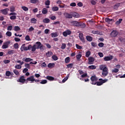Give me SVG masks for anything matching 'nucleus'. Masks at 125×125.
<instances>
[{
    "instance_id": "52",
    "label": "nucleus",
    "mask_w": 125,
    "mask_h": 125,
    "mask_svg": "<svg viewBox=\"0 0 125 125\" xmlns=\"http://www.w3.org/2000/svg\"><path fill=\"white\" fill-rule=\"evenodd\" d=\"M122 21H123V19H120L116 22V24H117V25H119L120 24V23H122Z\"/></svg>"
},
{
    "instance_id": "16",
    "label": "nucleus",
    "mask_w": 125,
    "mask_h": 125,
    "mask_svg": "<svg viewBox=\"0 0 125 125\" xmlns=\"http://www.w3.org/2000/svg\"><path fill=\"white\" fill-rule=\"evenodd\" d=\"M37 45L36 46V49H40V48L41 47V45H42V43L40 42H36V45Z\"/></svg>"
},
{
    "instance_id": "33",
    "label": "nucleus",
    "mask_w": 125,
    "mask_h": 125,
    "mask_svg": "<svg viewBox=\"0 0 125 125\" xmlns=\"http://www.w3.org/2000/svg\"><path fill=\"white\" fill-rule=\"evenodd\" d=\"M65 63H66V64H68V63L70 62V57H67L65 59Z\"/></svg>"
},
{
    "instance_id": "28",
    "label": "nucleus",
    "mask_w": 125,
    "mask_h": 125,
    "mask_svg": "<svg viewBox=\"0 0 125 125\" xmlns=\"http://www.w3.org/2000/svg\"><path fill=\"white\" fill-rule=\"evenodd\" d=\"M55 66V64L54 63H49L47 65L48 68H52V67H54Z\"/></svg>"
},
{
    "instance_id": "35",
    "label": "nucleus",
    "mask_w": 125,
    "mask_h": 125,
    "mask_svg": "<svg viewBox=\"0 0 125 125\" xmlns=\"http://www.w3.org/2000/svg\"><path fill=\"white\" fill-rule=\"evenodd\" d=\"M52 10L53 11H58V10H59V8L57 6L53 7Z\"/></svg>"
},
{
    "instance_id": "57",
    "label": "nucleus",
    "mask_w": 125,
    "mask_h": 125,
    "mask_svg": "<svg viewBox=\"0 0 125 125\" xmlns=\"http://www.w3.org/2000/svg\"><path fill=\"white\" fill-rule=\"evenodd\" d=\"M17 18V17L16 16H12L10 17V19L11 20H15Z\"/></svg>"
},
{
    "instance_id": "60",
    "label": "nucleus",
    "mask_w": 125,
    "mask_h": 125,
    "mask_svg": "<svg viewBox=\"0 0 125 125\" xmlns=\"http://www.w3.org/2000/svg\"><path fill=\"white\" fill-rule=\"evenodd\" d=\"M25 68H27V69H30L31 67L30 66V64L29 63H26L24 65Z\"/></svg>"
},
{
    "instance_id": "12",
    "label": "nucleus",
    "mask_w": 125,
    "mask_h": 125,
    "mask_svg": "<svg viewBox=\"0 0 125 125\" xmlns=\"http://www.w3.org/2000/svg\"><path fill=\"white\" fill-rule=\"evenodd\" d=\"M79 39L80 40L83 42H84V38H83V33H80L79 35Z\"/></svg>"
},
{
    "instance_id": "6",
    "label": "nucleus",
    "mask_w": 125,
    "mask_h": 125,
    "mask_svg": "<svg viewBox=\"0 0 125 125\" xmlns=\"http://www.w3.org/2000/svg\"><path fill=\"white\" fill-rule=\"evenodd\" d=\"M88 64H89V65H91L93 64L94 61H95V59L92 57H90L88 58Z\"/></svg>"
},
{
    "instance_id": "56",
    "label": "nucleus",
    "mask_w": 125,
    "mask_h": 125,
    "mask_svg": "<svg viewBox=\"0 0 125 125\" xmlns=\"http://www.w3.org/2000/svg\"><path fill=\"white\" fill-rule=\"evenodd\" d=\"M67 68H73V66H74V64L73 63H70L67 65H66Z\"/></svg>"
},
{
    "instance_id": "55",
    "label": "nucleus",
    "mask_w": 125,
    "mask_h": 125,
    "mask_svg": "<svg viewBox=\"0 0 125 125\" xmlns=\"http://www.w3.org/2000/svg\"><path fill=\"white\" fill-rule=\"evenodd\" d=\"M76 58L77 60H80L81 58H82V55L81 54H78L76 56Z\"/></svg>"
},
{
    "instance_id": "46",
    "label": "nucleus",
    "mask_w": 125,
    "mask_h": 125,
    "mask_svg": "<svg viewBox=\"0 0 125 125\" xmlns=\"http://www.w3.org/2000/svg\"><path fill=\"white\" fill-rule=\"evenodd\" d=\"M14 47L16 49H18V48H19V45L18 44V43H16L14 44Z\"/></svg>"
},
{
    "instance_id": "36",
    "label": "nucleus",
    "mask_w": 125,
    "mask_h": 125,
    "mask_svg": "<svg viewBox=\"0 0 125 125\" xmlns=\"http://www.w3.org/2000/svg\"><path fill=\"white\" fill-rule=\"evenodd\" d=\"M31 61H33V59H32L30 58H26L24 60L25 62H31Z\"/></svg>"
},
{
    "instance_id": "49",
    "label": "nucleus",
    "mask_w": 125,
    "mask_h": 125,
    "mask_svg": "<svg viewBox=\"0 0 125 125\" xmlns=\"http://www.w3.org/2000/svg\"><path fill=\"white\" fill-rule=\"evenodd\" d=\"M92 34H94V35L95 34L99 35V31H98V30L97 31L93 30L92 31Z\"/></svg>"
},
{
    "instance_id": "5",
    "label": "nucleus",
    "mask_w": 125,
    "mask_h": 125,
    "mask_svg": "<svg viewBox=\"0 0 125 125\" xmlns=\"http://www.w3.org/2000/svg\"><path fill=\"white\" fill-rule=\"evenodd\" d=\"M119 35V32L116 30H113L110 33V37L111 38H115Z\"/></svg>"
},
{
    "instance_id": "48",
    "label": "nucleus",
    "mask_w": 125,
    "mask_h": 125,
    "mask_svg": "<svg viewBox=\"0 0 125 125\" xmlns=\"http://www.w3.org/2000/svg\"><path fill=\"white\" fill-rule=\"evenodd\" d=\"M25 41L30 42V41H31V38H30V36L29 35H27L25 38Z\"/></svg>"
},
{
    "instance_id": "8",
    "label": "nucleus",
    "mask_w": 125,
    "mask_h": 125,
    "mask_svg": "<svg viewBox=\"0 0 125 125\" xmlns=\"http://www.w3.org/2000/svg\"><path fill=\"white\" fill-rule=\"evenodd\" d=\"M0 11L2 12V14H3L4 15H7V13H8V11H9V9L5 8L4 9L0 10Z\"/></svg>"
},
{
    "instance_id": "27",
    "label": "nucleus",
    "mask_w": 125,
    "mask_h": 125,
    "mask_svg": "<svg viewBox=\"0 0 125 125\" xmlns=\"http://www.w3.org/2000/svg\"><path fill=\"white\" fill-rule=\"evenodd\" d=\"M14 30L16 31V32H18V31H20V30H21V29L20 28V27L18 26H15L14 28Z\"/></svg>"
},
{
    "instance_id": "37",
    "label": "nucleus",
    "mask_w": 125,
    "mask_h": 125,
    "mask_svg": "<svg viewBox=\"0 0 125 125\" xmlns=\"http://www.w3.org/2000/svg\"><path fill=\"white\" fill-rule=\"evenodd\" d=\"M86 39L88 42H92V37L90 36H86Z\"/></svg>"
},
{
    "instance_id": "19",
    "label": "nucleus",
    "mask_w": 125,
    "mask_h": 125,
    "mask_svg": "<svg viewBox=\"0 0 125 125\" xmlns=\"http://www.w3.org/2000/svg\"><path fill=\"white\" fill-rule=\"evenodd\" d=\"M46 79L47 80H48V81H54V77L51 76H47L46 77Z\"/></svg>"
},
{
    "instance_id": "44",
    "label": "nucleus",
    "mask_w": 125,
    "mask_h": 125,
    "mask_svg": "<svg viewBox=\"0 0 125 125\" xmlns=\"http://www.w3.org/2000/svg\"><path fill=\"white\" fill-rule=\"evenodd\" d=\"M11 74V72L10 71H6L5 75L7 77H10Z\"/></svg>"
},
{
    "instance_id": "4",
    "label": "nucleus",
    "mask_w": 125,
    "mask_h": 125,
    "mask_svg": "<svg viewBox=\"0 0 125 125\" xmlns=\"http://www.w3.org/2000/svg\"><path fill=\"white\" fill-rule=\"evenodd\" d=\"M10 44V42L7 41L3 43L2 46V49H5L6 48H8V45Z\"/></svg>"
},
{
    "instance_id": "58",
    "label": "nucleus",
    "mask_w": 125,
    "mask_h": 125,
    "mask_svg": "<svg viewBox=\"0 0 125 125\" xmlns=\"http://www.w3.org/2000/svg\"><path fill=\"white\" fill-rule=\"evenodd\" d=\"M76 48H77L78 49H82V48H83V47H82V46H80V45H79L78 44H76Z\"/></svg>"
},
{
    "instance_id": "59",
    "label": "nucleus",
    "mask_w": 125,
    "mask_h": 125,
    "mask_svg": "<svg viewBox=\"0 0 125 125\" xmlns=\"http://www.w3.org/2000/svg\"><path fill=\"white\" fill-rule=\"evenodd\" d=\"M91 44L92 46H93V47H96V46H97V44L94 42H92L91 43Z\"/></svg>"
},
{
    "instance_id": "41",
    "label": "nucleus",
    "mask_w": 125,
    "mask_h": 125,
    "mask_svg": "<svg viewBox=\"0 0 125 125\" xmlns=\"http://www.w3.org/2000/svg\"><path fill=\"white\" fill-rule=\"evenodd\" d=\"M13 72L15 74L16 76H19V71L17 69H15L13 70Z\"/></svg>"
},
{
    "instance_id": "38",
    "label": "nucleus",
    "mask_w": 125,
    "mask_h": 125,
    "mask_svg": "<svg viewBox=\"0 0 125 125\" xmlns=\"http://www.w3.org/2000/svg\"><path fill=\"white\" fill-rule=\"evenodd\" d=\"M51 36H52V38H55L56 37H58V34H57V33H52L51 34Z\"/></svg>"
},
{
    "instance_id": "64",
    "label": "nucleus",
    "mask_w": 125,
    "mask_h": 125,
    "mask_svg": "<svg viewBox=\"0 0 125 125\" xmlns=\"http://www.w3.org/2000/svg\"><path fill=\"white\" fill-rule=\"evenodd\" d=\"M77 5V4H76V2H72L70 3V6L75 7Z\"/></svg>"
},
{
    "instance_id": "51",
    "label": "nucleus",
    "mask_w": 125,
    "mask_h": 125,
    "mask_svg": "<svg viewBox=\"0 0 125 125\" xmlns=\"http://www.w3.org/2000/svg\"><path fill=\"white\" fill-rule=\"evenodd\" d=\"M13 28V27H12V25H9V26L7 27V30L8 31H12Z\"/></svg>"
},
{
    "instance_id": "32",
    "label": "nucleus",
    "mask_w": 125,
    "mask_h": 125,
    "mask_svg": "<svg viewBox=\"0 0 125 125\" xmlns=\"http://www.w3.org/2000/svg\"><path fill=\"white\" fill-rule=\"evenodd\" d=\"M52 58L53 60H54V61H56L57 60H58V57L55 55H53L52 56Z\"/></svg>"
},
{
    "instance_id": "9",
    "label": "nucleus",
    "mask_w": 125,
    "mask_h": 125,
    "mask_svg": "<svg viewBox=\"0 0 125 125\" xmlns=\"http://www.w3.org/2000/svg\"><path fill=\"white\" fill-rule=\"evenodd\" d=\"M102 75L103 77H106V76H108V68H106L105 69L102 70Z\"/></svg>"
},
{
    "instance_id": "23",
    "label": "nucleus",
    "mask_w": 125,
    "mask_h": 125,
    "mask_svg": "<svg viewBox=\"0 0 125 125\" xmlns=\"http://www.w3.org/2000/svg\"><path fill=\"white\" fill-rule=\"evenodd\" d=\"M30 21L31 23H32L33 24H37V21H38V20L33 18L31 19Z\"/></svg>"
},
{
    "instance_id": "42",
    "label": "nucleus",
    "mask_w": 125,
    "mask_h": 125,
    "mask_svg": "<svg viewBox=\"0 0 125 125\" xmlns=\"http://www.w3.org/2000/svg\"><path fill=\"white\" fill-rule=\"evenodd\" d=\"M6 35L8 37H11V36H12V33H11V32H10V31H7L6 33Z\"/></svg>"
},
{
    "instance_id": "14",
    "label": "nucleus",
    "mask_w": 125,
    "mask_h": 125,
    "mask_svg": "<svg viewBox=\"0 0 125 125\" xmlns=\"http://www.w3.org/2000/svg\"><path fill=\"white\" fill-rule=\"evenodd\" d=\"M99 68L101 71H103L104 70L107 69V66H106L105 64H102L100 65Z\"/></svg>"
},
{
    "instance_id": "3",
    "label": "nucleus",
    "mask_w": 125,
    "mask_h": 125,
    "mask_svg": "<svg viewBox=\"0 0 125 125\" xmlns=\"http://www.w3.org/2000/svg\"><path fill=\"white\" fill-rule=\"evenodd\" d=\"M25 82H26V79L24 76H21L20 79L17 80L18 83H25Z\"/></svg>"
},
{
    "instance_id": "31",
    "label": "nucleus",
    "mask_w": 125,
    "mask_h": 125,
    "mask_svg": "<svg viewBox=\"0 0 125 125\" xmlns=\"http://www.w3.org/2000/svg\"><path fill=\"white\" fill-rule=\"evenodd\" d=\"M89 69H90V70H95V69H96V66L95 65H89L88 66Z\"/></svg>"
},
{
    "instance_id": "20",
    "label": "nucleus",
    "mask_w": 125,
    "mask_h": 125,
    "mask_svg": "<svg viewBox=\"0 0 125 125\" xmlns=\"http://www.w3.org/2000/svg\"><path fill=\"white\" fill-rule=\"evenodd\" d=\"M30 3L36 4V3H40V1L39 0H30Z\"/></svg>"
},
{
    "instance_id": "13",
    "label": "nucleus",
    "mask_w": 125,
    "mask_h": 125,
    "mask_svg": "<svg viewBox=\"0 0 125 125\" xmlns=\"http://www.w3.org/2000/svg\"><path fill=\"white\" fill-rule=\"evenodd\" d=\"M71 23L73 26H76V27H79L80 22H78V21H72L71 22Z\"/></svg>"
},
{
    "instance_id": "24",
    "label": "nucleus",
    "mask_w": 125,
    "mask_h": 125,
    "mask_svg": "<svg viewBox=\"0 0 125 125\" xmlns=\"http://www.w3.org/2000/svg\"><path fill=\"white\" fill-rule=\"evenodd\" d=\"M53 55V53H52V52L51 51H49L46 53V56H47V57H50L51 55Z\"/></svg>"
},
{
    "instance_id": "63",
    "label": "nucleus",
    "mask_w": 125,
    "mask_h": 125,
    "mask_svg": "<svg viewBox=\"0 0 125 125\" xmlns=\"http://www.w3.org/2000/svg\"><path fill=\"white\" fill-rule=\"evenodd\" d=\"M119 41L121 42H125V39H124L122 37H121L119 38Z\"/></svg>"
},
{
    "instance_id": "2",
    "label": "nucleus",
    "mask_w": 125,
    "mask_h": 125,
    "mask_svg": "<svg viewBox=\"0 0 125 125\" xmlns=\"http://www.w3.org/2000/svg\"><path fill=\"white\" fill-rule=\"evenodd\" d=\"M26 44H22L20 48V50L21 52L27 51V50H31V44L28 45V47L25 46Z\"/></svg>"
},
{
    "instance_id": "15",
    "label": "nucleus",
    "mask_w": 125,
    "mask_h": 125,
    "mask_svg": "<svg viewBox=\"0 0 125 125\" xmlns=\"http://www.w3.org/2000/svg\"><path fill=\"white\" fill-rule=\"evenodd\" d=\"M26 81H28V82H35L34 76H31L30 77L27 78Z\"/></svg>"
},
{
    "instance_id": "34",
    "label": "nucleus",
    "mask_w": 125,
    "mask_h": 125,
    "mask_svg": "<svg viewBox=\"0 0 125 125\" xmlns=\"http://www.w3.org/2000/svg\"><path fill=\"white\" fill-rule=\"evenodd\" d=\"M47 9L43 8L42 10V13L43 14H46V13H47Z\"/></svg>"
},
{
    "instance_id": "21",
    "label": "nucleus",
    "mask_w": 125,
    "mask_h": 125,
    "mask_svg": "<svg viewBox=\"0 0 125 125\" xmlns=\"http://www.w3.org/2000/svg\"><path fill=\"white\" fill-rule=\"evenodd\" d=\"M72 17H74V18H80V15L78 13H74L72 14Z\"/></svg>"
},
{
    "instance_id": "53",
    "label": "nucleus",
    "mask_w": 125,
    "mask_h": 125,
    "mask_svg": "<svg viewBox=\"0 0 125 125\" xmlns=\"http://www.w3.org/2000/svg\"><path fill=\"white\" fill-rule=\"evenodd\" d=\"M61 48L62 49H65V48H66V44L64 43H62L61 46Z\"/></svg>"
},
{
    "instance_id": "40",
    "label": "nucleus",
    "mask_w": 125,
    "mask_h": 125,
    "mask_svg": "<svg viewBox=\"0 0 125 125\" xmlns=\"http://www.w3.org/2000/svg\"><path fill=\"white\" fill-rule=\"evenodd\" d=\"M21 8L24 11H28L29 10V8L25 6H21Z\"/></svg>"
},
{
    "instance_id": "30",
    "label": "nucleus",
    "mask_w": 125,
    "mask_h": 125,
    "mask_svg": "<svg viewBox=\"0 0 125 125\" xmlns=\"http://www.w3.org/2000/svg\"><path fill=\"white\" fill-rule=\"evenodd\" d=\"M121 4H120V3H116L113 7L114 9H118V8H119V6Z\"/></svg>"
},
{
    "instance_id": "7",
    "label": "nucleus",
    "mask_w": 125,
    "mask_h": 125,
    "mask_svg": "<svg viewBox=\"0 0 125 125\" xmlns=\"http://www.w3.org/2000/svg\"><path fill=\"white\" fill-rule=\"evenodd\" d=\"M72 34V32L70 30H66L65 31L63 32L62 35L64 37H67Z\"/></svg>"
},
{
    "instance_id": "45",
    "label": "nucleus",
    "mask_w": 125,
    "mask_h": 125,
    "mask_svg": "<svg viewBox=\"0 0 125 125\" xmlns=\"http://www.w3.org/2000/svg\"><path fill=\"white\" fill-rule=\"evenodd\" d=\"M90 54H91V53L89 51H87L85 53L86 57H87V58L89 57V56H90Z\"/></svg>"
},
{
    "instance_id": "17",
    "label": "nucleus",
    "mask_w": 125,
    "mask_h": 125,
    "mask_svg": "<svg viewBox=\"0 0 125 125\" xmlns=\"http://www.w3.org/2000/svg\"><path fill=\"white\" fill-rule=\"evenodd\" d=\"M14 53H15V50H8L7 52V54L9 55H12L13 54H14Z\"/></svg>"
},
{
    "instance_id": "18",
    "label": "nucleus",
    "mask_w": 125,
    "mask_h": 125,
    "mask_svg": "<svg viewBox=\"0 0 125 125\" xmlns=\"http://www.w3.org/2000/svg\"><path fill=\"white\" fill-rule=\"evenodd\" d=\"M31 48H30V50L31 49V51H36V49H37V48H36V46H37V45L36 44H34L33 45V46H32V45H31Z\"/></svg>"
},
{
    "instance_id": "62",
    "label": "nucleus",
    "mask_w": 125,
    "mask_h": 125,
    "mask_svg": "<svg viewBox=\"0 0 125 125\" xmlns=\"http://www.w3.org/2000/svg\"><path fill=\"white\" fill-rule=\"evenodd\" d=\"M77 5L79 6V7H82L83 4V3L82 2H79L78 3Z\"/></svg>"
},
{
    "instance_id": "54",
    "label": "nucleus",
    "mask_w": 125,
    "mask_h": 125,
    "mask_svg": "<svg viewBox=\"0 0 125 125\" xmlns=\"http://www.w3.org/2000/svg\"><path fill=\"white\" fill-rule=\"evenodd\" d=\"M3 63H4V64H8V63H10V60H5L3 61Z\"/></svg>"
},
{
    "instance_id": "26",
    "label": "nucleus",
    "mask_w": 125,
    "mask_h": 125,
    "mask_svg": "<svg viewBox=\"0 0 125 125\" xmlns=\"http://www.w3.org/2000/svg\"><path fill=\"white\" fill-rule=\"evenodd\" d=\"M104 21L107 23H110V22H112V21H113V19H110L109 18H106L104 19Z\"/></svg>"
},
{
    "instance_id": "25",
    "label": "nucleus",
    "mask_w": 125,
    "mask_h": 125,
    "mask_svg": "<svg viewBox=\"0 0 125 125\" xmlns=\"http://www.w3.org/2000/svg\"><path fill=\"white\" fill-rule=\"evenodd\" d=\"M78 27H81V28H85V24L84 23L79 22V24Z\"/></svg>"
},
{
    "instance_id": "29",
    "label": "nucleus",
    "mask_w": 125,
    "mask_h": 125,
    "mask_svg": "<svg viewBox=\"0 0 125 125\" xmlns=\"http://www.w3.org/2000/svg\"><path fill=\"white\" fill-rule=\"evenodd\" d=\"M112 74H116L117 73H118V72H119V69L118 68H114L112 71Z\"/></svg>"
},
{
    "instance_id": "10",
    "label": "nucleus",
    "mask_w": 125,
    "mask_h": 125,
    "mask_svg": "<svg viewBox=\"0 0 125 125\" xmlns=\"http://www.w3.org/2000/svg\"><path fill=\"white\" fill-rule=\"evenodd\" d=\"M64 16H65V18H67L68 19H72V18H73L72 15L68 13H65L64 14Z\"/></svg>"
},
{
    "instance_id": "11",
    "label": "nucleus",
    "mask_w": 125,
    "mask_h": 125,
    "mask_svg": "<svg viewBox=\"0 0 125 125\" xmlns=\"http://www.w3.org/2000/svg\"><path fill=\"white\" fill-rule=\"evenodd\" d=\"M113 56H109L105 57L104 58V61H110L112 60L113 59Z\"/></svg>"
},
{
    "instance_id": "47",
    "label": "nucleus",
    "mask_w": 125,
    "mask_h": 125,
    "mask_svg": "<svg viewBox=\"0 0 125 125\" xmlns=\"http://www.w3.org/2000/svg\"><path fill=\"white\" fill-rule=\"evenodd\" d=\"M15 68L16 69H18L19 70H20V69H21V68H22V66L20 64H18V65H16V66H15Z\"/></svg>"
},
{
    "instance_id": "43",
    "label": "nucleus",
    "mask_w": 125,
    "mask_h": 125,
    "mask_svg": "<svg viewBox=\"0 0 125 125\" xmlns=\"http://www.w3.org/2000/svg\"><path fill=\"white\" fill-rule=\"evenodd\" d=\"M10 12H14V11H15V8L14 6H12L10 8Z\"/></svg>"
},
{
    "instance_id": "39",
    "label": "nucleus",
    "mask_w": 125,
    "mask_h": 125,
    "mask_svg": "<svg viewBox=\"0 0 125 125\" xmlns=\"http://www.w3.org/2000/svg\"><path fill=\"white\" fill-rule=\"evenodd\" d=\"M40 83H41V84H45V83H47V80H42L40 82Z\"/></svg>"
},
{
    "instance_id": "1",
    "label": "nucleus",
    "mask_w": 125,
    "mask_h": 125,
    "mask_svg": "<svg viewBox=\"0 0 125 125\" xmlns=\"http://www.w3.org/2000/svg\"><path fill=\"white\" fill-rule=\"evenodd\" d=\"M90 80L92 82V84H96V85H98V86L102 85L103 83H105L108 82V79L103 80L101 78L99 79V82H97V81H98V78H97L95 75L92 76L90 78Z\"/></svg>"
},
{
    "instance_id": "50",
    "label": "nucleus",
    "mask_w": 125,
    "mask_h": 125,
    "mask_svg": "<svg viewBox=\"0 0 125 125\" xmlns=\"http://www.w3.org/2000/svg\"><path fill=\"white\" fill-rule=\"evenodd\" d=\"M45 5H50V1L49 0H47L45 1Z\"/></svg>"
},
{
    "instance_id": "22",
    "label": "nucleus",
    "mask_w": 125,
    "mask_h": 125,
    "mask_svg": "<svg viewBox=\"0 0 125 125\" xmlns=\"http://www.w3.org/2000/svg\"><path fill=\"white\" fill-rule=\"evenodd\" d=\"M43 23H45L46 24H47L50 22V20L48 18H45L43 20Z\"/></svg>"
},
{
    "instance_id": "61",
    "label": "nucleus",
    "mask_w": 125,
    "mask_h": 125,
    "mask_svg": "<svg viewBox=\"0 0 125 125\" xmlns=\"http://www.w3.org/2000/svg\"><path fill=\"white\" fill-rule=\"evenodd\" d=\"M98 46L100 47H103V46H104V43L103 42H100L98 44Z\"/></svg>"
}]
</instances>
